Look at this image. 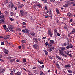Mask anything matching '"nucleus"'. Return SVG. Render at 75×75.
Returning a JSON list of instances; mask_svg holds the SVG:
<instances>
[{
	"instance_id": "obj_1",
	"label": "nucleus",
	"mask_w": 75,
	"mask_h": 75,
	"mask_svg": "<svg viewBox=\"0 0 75 75\" xmlns=\"http://www.w3.org/2000/svg\"><path fill=\"white\" fill-rule=\"evenodd\" d=\"M33 46L35 50H37L38 49V48H39V47H40L37 44L34 45Z\"/></svg>"
},
{
	"instance_id": "obj_2",
	"label": "nucleus",
	"mask_w": 75,
	"mask_h": 75,
	"mask_svg": "<svg viewBox=\"0 0 75 75\" xmlns=\"http://www.w3.org/2000/svg\"><path fill=\"white\" fill-rule=\"evenodd\" d=\"M72 48V49H73L74 48V47H73V46L71 44H70L69 45H68L66 47V48L67 49H69V48Z\"/></svg>"
},
{
	"instance_id": "obj_3",
	"label": "nucleus",
	"mask_w": 75,
	"mask_h": 75,
	"mask_svg": "<svg viewBox=\"0 0 75 75\" xmlns=\"http://www.w3.org/2000/svg\"><path fill=\"white\" fill-rule=\"evenodd\" d=\"M48 33L50 37H51L52 36V35H53V33H52V32H51V31L50 30H48Z\"/></svg>"
},
{
	"instance_id": "obj_4",
	"label": "nucleus",
	"mask_w": 75,
	"mask_h": 75,
	"mask_svg": "<svg viewBox=\"0 0 75 75\" xmlns=\"http://www.w3.org/2000/svg\"><path fill=\"white\" fill-rule=\"evenodd\" d=\"M59 54H60L62 56H63L64 57V51L61 50H59Z\"/></svg>"
},
{
	"instance_id": "obj_5",
	"label": "nucleus",
	"mask_w": 75,
	"mask_h": 75,
	"mask_svg": "<svg viewBox=\"0 0 75 75\" xmlns=\"http://www.w3.org/2000/svg\"><path fill=\"white\" fill-rule=\"evenodd\" d=\"M13 26L11 25L9 26L8 28H9V30L11 31H14V30H13Z\"/></svg>"
},
{
	"instance_id": "obj_6",
	"label": "nucleus",
	"mask_w": 75,
	"mask_h": 75,
	"mask_svg": "<svg viewBox=\"0 0 75 75\" xmlns=\"http://www.w3.org/2000/svg\"><path fill=\"white\" fill-rule=\"evenodd\" d=\"M20 13L21 16H25V15H24V12L23 10H20Z\"/></svg>"
},
{
	"instance_id": "obj_7",
	"label": "nucleus",
	"mask_w": 75,
	"mask_h": 75,
	"mask_svg": "<svg viewBox=\"0 0 75 75\" xmlns=\"http://www.w3.org/2000/svg\"><path fill=\"white\" fill-rule=\"evenodd\" d=\"M4 52H5V56L6 57V54L7 55L8 53V51L7 50H4Z\"/></svg>"
},
{
	"instance_id": "obj_8",
	"label": "nucleus",
	"mask_w": 75,
	"mask_h": 75,
	"mask_svg": "<svg viewBox=\"0 0 75 75\" xmlns=\"http://www.w3.org/2000/svg\"><path fill=\"white\" fill-rule=\"evenodd\" d=\"M70 34H75V29L74 28H73L72 31L70 32Z\"/></svg>"
},
{
	"instance_id": "obj_9",
	"label": "nucleus",
	"mask_w": 75,
	"mask_h": 75,
	"mask_svg": "<svg viewBox=\"0 0 75 75\" xmlns=\"http://www.w3.org/2000/svg\"><path fill=\"white\" fill-rule=\"evenodd\" d=\"M56 64L57 68H58V69H60V66H59V64L58 63V62H56Z\"/></svg>"
},
{
	"instance_id": "obj_10",
	"label": "nucleus",
	"mask_w": 75,
	"mask_h": 75,
	"mask_svg": "<svg viewBox=\"0 0 75 75\" xmlns=\"http://www.w3.org/2000/svg\"><path fill=\"white\" fill-rule=\"evenodd\" d=\"M18 6L20 8H22V7H24V5L21 4L20 3L18 4Z\"/></svg>"
},
{
	"instance_id": "obj_11",
	"label": "nucleus",
	"mask_w": 75,
	"mask_h": 75,
	"mask_svg": "<svg viewBox=\"0 0 75 75\" xmlns=\"http://www.w3.org/2000/svg\"><path fill=\"white\" fill-rule=\"evenodd\" d=\"M10 36L9 35H7L6 36H5L4 37V39H8V38H10Z\"/></svg>"
},
{
	"instance_id": "obj_12",
	"label": "nucleus",
	"mask_w": 75,
	"mask_h": 75,
	"mask_svg": "<svg viewBox=\"0 0 75 75\" xmlns=\"http://www.w3.org/2000/svg\"><path fill=\"white\" fill-rule=\"evenodd\" d=\"M54 47H52L51 48H50L49 50L48 51L50 52H51V51H52V50H54Z\"/></svg>"
},
{
	"instance_id": "obj_13",
	"label": "nucleus",
	"mask_w": 75,
	"mask_h": 75,
	"mask_svg": "<svg viewBox=\"0 0 75 75\" xmlns=\"http://www.w3.org/2000/svg\"><path fill=\"white\" fill-rule=\"evenodd\" d=\"M10 7H11V8H13L14 7V4H9Z\"/></svg>"
},
{
	"instance_id": "obj_14",
	"label": "nucleus",
	"mask_w": 75,
	"mask_h": 75,
	"mask_svg": "<svg viewBox=\"0 0 75 75\" xmlns=\"http://www.w3.org/2000/svg\"><path fill=\"white\" fill-rule=\"evenodd\" d=\"M68 16H69L70 17H71L72 14L70 12H68L67 13Z\"/></svg>"
},
{
	"instance_id": "obj_15",
	"label": "nucleus",
	"mask_w": 75,
	"mask_h": 75,
	"mask_svg": "<svg viewBox=\"0 0 75 75\" xmlns=\"http://www.w3.org/2000/svg\"><path fill=\"white\" fill-rule=\"evenodd\" d=\"M49 12L50 15H51V16H52V11L49 9Z\"/></svg>"
},
{
	"instance_id": "obj_16",
	"label": "nucleus",
	"mask_w": 75,
	"mask_h": 75,
	"mask_svg": "<svg viewBox=\"0 0 75 75\" xmlns=\"http://www.w3.org/2000/svg\"><path fill=\"white\" fill-rule=\"evenodd\" d=\"M65 47H64L61 48V51H65Z\"/></svg>"
},
{
	"instance_id": "obj_17",
	"label": "nucleus",
	"mask_w": 75,
	"mask_h": 75,
	"mask_svg": "<svg viewBox=\"0 0 75 75\" xmlns=\"http://www.w3.org/2000/svg\"><path fill=\"white\" fill-rule=\"evenodd\" d=\"M56 11L57 13V14H60V13L59 12V10H58V9L56 8Z\"/></svg>"
},
{
	"instance_id": "obj_18",
	"label": "nucleus",
	"mask_w": 75,
	"mask_h": 75,
	"mask_svg": "<svg viewBox=\"0 0 75 75\" xmlns=\"http://www.w3.org/2000/svg\"><path fill=\"white\" fill-rule=\"evenodd\" d=\"M56 57L58 59H59V60H61V58L60 57L58 56H56Z\"/></svg>"
},
{
	"instance_id": "obj_19",
	"label": "nucleus",
	"mask_w": 75,
	"mask_h": 75,
	"mask_svg": "<svg viewBox=\"0 0 75 75\" xmlns=\"http://www.w3.org/2000/svg\"><path fill=\"white\" fill-rule=\"evenodd\" d=\"M15 75H21V73L18 72L16 73H15Z\"/></svg>"
},
{
	"instance_id": "obj_20",
	"label": "nucleus",
	"mask_w": 75,
	"mask_h": 75,
	"mask_svg": "<svg viewBox=\"0 0 75 75\" xmlns=\"http://www.w3.org/2000/svg\"><path fill=\"white\" fill-rule=\"evenodd\" d=\"M2 18L3 19L4 18V16L3 15L0 16V19Z\"/></svg>"
},
{
	"instance_id": "obj_21",
	"label": "nucleus",
	"mask_w": 75,
	"mask_h": 75,
	"mask_svg": "<svg viewBox=\"0 0 75 75\" xmlns=\"http://www.w3.org/2000/svg\"><path fill=\"white\" fill-rule=\"evenodd\" d=\"M38 62L39 63V64H44V63H43V62L42 61H40L39 60H38Z\"/></svg>"
},
{
	"instance_id": "obj_22",
	"label": "nucleus",
	"mask_w": 75,
	"mask_h": 75,
	"mask_svg": "<svg viewBox=\"0 0 75 75\" xmlns=\"http://www.w3.org/2000/svg\"><path fill=\"white\" fill-rule=\"evenodd\" d=\"M57 29H55L54 30V34L55 35L57 34Z\"/></svg>"
},
{
	"instance_id": "obj_23",
	"label": "nucleus",
	"mask_w": 75,
	"mask_h": 75,
	"mask_svg": "<svg viewBox=\"0 0 75 75\" xmlns=\"http://www.w3.org/2000/svg\"><path fill=\"white\" fill-rule=\"evenodd\" d=\"M22 46L23 48H25V44L24 43H22Z\"/></svg>"
},
{
	"instance_id": "obj_24",
	"label": "nucleus",
	"mask_w": 75,
	"mask_h": 75,
	"mask_svg": "<svg viewBox=\"0 0 75 75\" xmlns=\"http://www.w3.org/2000/svg\"><path fill=\"white\" fill-rule=\"evenodd\" d=\"M70 66L69 64L67 65H66L65 66V68H69V67H70Z\"/></svg>"
},
{
	"instance_id": "obj_25",
	"label": "nucleus",
	"mask_w": 75,
	"mask_h": 75,
	"mask_svg": "<svg viewBox=\"0 0 75 75\" xmlns=\"http://www.w3.org/2000/svg\"><path fill=\"white\" fill-rule=\"evenodd\" d=\"M45 55H48V52L47 50H45Z\"/></svg>"
},
{
	"instance_id": "obj_26",
	"label": "nucleus",
	"mask_w": 75,
	"mask_h": 75,
	"mask_svg": "<svg viewBox=\"0 0 75 75\" xmlns=\"http://www.w3.org/2000/svg\"><path fill=\"white\" fill-rule=\"evenodd\" d=\"M4 19H2L0 20V23L1 24L3 22H4Z\"/></svg>"
},
{
	"instance_id": "obj_27",
	"label": "nucleus",
	"mask_w": 75,
	"mask_h": 75,
	"mask_svg": "<svg viewBox=\"0 0 75 75\" xmlns=\"http://www.w3.org/2000/svg\"><path fill=\"white\" fill-rule=\"evenodd\" d=\"M4 28L7 32H9V30H8V28H7L6 27Z\"/></svg>"
},
{
	"instance_id": "obj_28",
	"label": "nucleus",
	"mask_w": 75,
	"mask_h": 75,
	"mask_svg": "<svg viewBox=\"0 0 75 75\" xmlns=\"http://www.w3.org/2000/svg\"><path fill=\"white\" fill-rule=\"evenodd\" d=\"M30 34H31V35L32 36H34L35 35V33L34 32H32L30 33Z\"/></svg>"
},
{
	"instance_id": "obj_29",
	"label": "nucleus",
	"mask_w": 75,
	"mask_h": 75,
	"mask_svg": "<svg viewBox=\"0 0 75 75\" xmlns=\"http://www.w3.org/2000/svg\"><path fill=\"white\" fill-rule=\"evenodd\" d=\"M9 57L8 56H6V57H5V58H6L7 59H9V58H10V59H11V57Z\"/></svg>"
},
{
	"instance_id": "obj_30",
	"label": "nucleus",
	"mask_w": 75,
	"mask_h": 75,
	"mask_svg": "<svg viewBox=\"0 0 75 75\" xmlns=\"http://www.w3.org/2000/svg\"><path fill=\"white\" fill-rule=\"evenodd\" d=\"M5 14L6 15V16H7V15H8V12H7V11H6L5 12Z\"/></svg>"
},
{
	"instance_id": "obj_31",
	"label": "nucleus",
	"mask_w": 75,
	"mask_h": 75,
	"mask_svg": "<svg viewBox=\"0 0 75 75\" xmlns=\"http://www.w3.org/2000/svg\"><path fill=\"white\" fill-rule=\"evenodd\" d=\"M64 6V7H67L68 6V4H66Z\"/></svg>"
},
{
	"instance_id": "obj_32",
	"label": "nucleus",
	"mask_w": 75,
	"mask_h": 75,
	"mask_svg": "<svg viewBox=\"0 0 75 75\" xmlns=\"http://www.w3.org/2000/svg\"><path fill=\"white\" fill-rule=\"evenodd\" d=\"M68 72H69V73H70V74H72V72L70 70H68Z\"/></svg>"
},
{
	"instance_id": "obj_33",
	"label": "nucleus",
	"mask_w": 75,
	"mask_h": 75,
	"mask_svg": "<svg viewBox=\"0 0 75 75\" xmlns=\"http://www.w3.org/2000/svg\"><path fill=\"white\" fill-rule=\"evenodd\" d=\"M25 32H26V33H29V30L28 29H25Z\"/></svg>"
},
{
	"instance_id": "obj_34",
	"label": "nucleus",
	"mask_w": 75,
	"mask_h": 75,
	"mask_svg": "<svg viewBox=\"0 0 75 75\" xmlns=\"http://www.w3.org/2000/svg\"><path fill=\"white\" fill-rule=\"evenodd\" d=\"M67 4H69V5H71V2L70 1H68L67 2Z\"/></svg>"
},
{
	"instance_id": "obj_35",
	"label": "nucleus",
	"mask_w": 75,
	"mask_h": 75,
	"mask_svg": "<svg viewBox=\"0 0 75 75\" xmlns=\"http://www.w3.org/2000/svg\"><path fill=\"white\" fill-rule=\"evenodd\" d=\"M47 45V48H51V46L50 44H49Z\"/></svg>"
},
{
	"instance_id": "obj_36",
	"label": "nucleus",
	"mask_w": 75,
	"mask_h": 75,
	"mask_svg": "<svg viewBox=\"0 0 75 75\" xmlns=\"http://www.w3.org/2000/svg\"><path fill=\"white\" fill-rule=\"evenodd\" d=\"M11 16H14V13L13 12H11L10 13Z\"/></svg>"
},
{
	"instance_id": "obj_37",
	"label": "nucleus",
	"mask_w": 75,
	"mask_h": 75,
	"mask_svg": "<svg viewBox=\"0 0 75 75\" xmlns=\"http://www.w3.org/2000/svg\"><path fill=\"white\" fill-rule=\"evenodd\" d=\"M8 2V0H6V1H4V3H5V4L6 3H7Z\"/></svg>"
},
{
	"instance_id": "obj_38",
	"label": "nucleus",
	"mask_w": 75,
	"mask_h": 75,
	"mask_svg": "<svg viewBox=\"0 0 75 75\" xmlns=\"http://www.w3.org/2000/svg\"><path fill=\"white\" fill-rule=\"evenodd\" d=\"M50 42L51 43H52H52H54V41L52 40H51L50 41Z\"/></svg>"
},
{
	"instance_id": "obj_39",
	"label": "nucleus",
	"mask_w": 75,
	"mask_h": 75,
	"mask_svg": "<svg viewBox=\"0 0 75 75\" xmlns=\"http://www.w3.org/2000/svg\"><path fill=\"white\" fill-rule=\"evenodd\" d=\"M34 73H35V74H37V73H38V71L36 70H35L34 71Z\"/></svg>"
},
{
	"instance_id": "obj_40",
	"label": "nucleus",
	"mask_w": 75,
	"mask_h": 75,
	"mask_svg": "<svg viewBox=\"0 0 75 75\" xmlns=\"http://www.w3.org/2000/svg\"><path fill=\"white\" fill-rule=\"evenodd\" d=\"M15 61V59H11V60H10V61L11 62H13V61Z\"/></svg>"
},
{
	"instance_id": "obj_41",
	"label": "nucleus",
	"mask_w": 75,
	"mask_h": 75,
	"mask_svg": "<svg viewBox=\"0 0 75 75\" xmlns=\"http://www.w3.org/2000/svg\"><path fill=\"white\" fill-rule=\"evenodd\" d=\"M45 45L46 46H47V45H48V42H46V43H45Z\"/></svg>"
},
{
	"instance_id": "obj_42",
	"label": "nucleus",
	"mask_w": 75,
	"mask_h": 75,
	"mask_svg": "<svg viewBox=\"0 0 75 75\" xmlns=\"http://www.w3.org/2000/svg\"><path fill=\"white\" fill-rule=\"evenodd\" d=\"M13 71H11V72L10 73V74L11 75H13Z\"/></svg>"
},
{
	"instance_id": "obj_43",
	"label": "nucleus",
	"mask_w": 75,
	"mask_h": 75,
	"mask_svg": "<svg viewBox=\"0 0 75 75\" xmlns=\"http://www.w3.org/2000/svg\"><path fill=\"white\" fill-rule=\"evenodd\" d=\"M42 1H44V3H47V0H41Z\"/></svg>"
},
{
	"instance_id": "obj_44",
	"label": "nucleus",
	"mask_w": 75,
	"mask_h": 75,
	"mask_svg": "<svg viewBox=\"0 0 75 75\" xmlns=\"http://www.w3.org/2000/svg\"><path fill=\"white\" fill-rule=\"evenodd\" d=\"M22 31L23 33H25V29H23L22 30Z\"/></svg>"
},
{
	"instance_id": "obj_45",
	"label": "nucleus",
	"mask_w": 75,
	"mask_h": 75,
	"mask_svg": "<svg viewBox=\"0 0 75 75\" xmlns=\"http://www.w3.org/2000/svg\"><path fill=\"white\" fill-rule=\"evenodd\" d=\"M57 36L59 37V36H60V34H59V33H57Z\"/></svg>"
},
{
	"instance_id": "obj_46",
	"label": "nucleus",
	"mask_w": 75,
	"mask_h": 75,
	"mask_svg": "<svg viewBox=\"0 0 75 75\" xmlns=\"http://www.w3.org/2000/svg\"><path fill=\"white\" fill-rule=\"evenodd\" d=\"M9 45H11V46L12 47H13V44H12V43H10Z\"/></svg>"
},
{
	"instance_id": "obj_47",
	"label": "nucleus",
	"mask_w": 75,
	"mask_h": 75,
	"mask_svg": "<svg viewBox=\"0 0 75 75\" xmlns=\"http://www.w3.org/2000/svg\"><path fill=\"white\" fill-rule=\"evenodd\" d=\"M0 60L1 62H4V61L2 59H0Z\"/></svg>"
},
{
	"instance_id": "obj_48",
	"label": "nucleus",
	"mask_w": 75,
	"mask_h": 75,
	"mask_svg": "<svg viewBox=\"0 0 75 75\" xmlns=\"http://www.w3.org/2000/svg\"><path fill=\"white\" fill-rule=\"evenodd\" d=\"M21 42L23 43H26V42H25V40H22Z\"/></svg>"
},
{
	"instance_id": "obj_49",
	"label": "nucleus",
	"mask_w": 75,
	"mask_h": 75,
	"mask_svg": "<svg viewBox=\"0 0 75 75\" xmlns=\"http://www.w3.org/2000/svg\"><path fill=\"white\" fill-rule=\"evenodd\" d=\"M64 29H66V30H67V28H68V27H67V26L66 25L64 26Z\"/></svg>"
},
{
	"instance_id": "obj_50",
	"label": "nucleus",
	"mask_w": 75,
	"mask_h": 75,
	"mask_svg": "<svg viewBox=\"0 0 75 75\" xmlns=\"http://www.w3.org/2000/svg\"><path fill=\"white\" fill-rule=\"evenodd\" d=\"M23 24V25H26V23L25 22H23L22 23Z\"/></svg>"
},
{
	"instance_id": "obj_51",
	"label": "nucleus",
	"mask_w": 75,
	"mask_h": 75,
	"mask_svg": "<svg viewBox=\"0 0 75 75\" xmlns=\"http://www.w3.org/2000/svg\"><path fill=\"white\" fill-rule=\"evenodd\" d=\"M17 70V68H16V69H14L13 70V72H15V71H16V70Z\"/></svg>"
},
{
	"instance_id": "obj_52",
	"label": "nucleus",
	"mask_w": 75,
	"mask_h": 75,
	"mask_svg": "<svg viewBox=\"0 0 75 75\" xmlns=\"http://www.w3.org/2000/svg\"><path fill=\"white\" fill-rule=\"evenodd\" d=\"M67 45V43H64L63 45L64 46H66Z\"/></svg>"
},
{
	"instance_id": "obj_53",
	"label": "nucleus",
	"mask_w": 75,
	"mask_h": 75,
	"mask_svg": "<svg viewBox=\"0 0 75 75\" xmlns=\"http://www.w3.org/2000/svg\"><path fill=\"white\" fill-rule=\"evenodd\" d=\"M41 39H40V38H38V40L39 42H41Z\"/></svg>"
},
{
	"instance_id": "obj_54",
	"label": "nucleus",
	"mask_w": 75,
	"mask_h": 75,
	"mask_svg": "<svg viewBox=\"0 0 75 75\" xmlns=\"http://www.w3.org/2000/svg\"><path fill=\"white\" fill-rule=\"evenodd\" d=\"M3 27H4V28H6V25H4L3 26Z\"/></svg>"
},
{
	"instance_id": "obj_55",
	"label": "nucleus",
	"mask_w": 75,
	"mask_h": 75,
	"mask_svg": "<svg viewBox=\"0 0 75 75\" xmlns=\"http://www.w3.org/2000/svg\"><path fill=\"white\" fill-rule=\"evenodd\" d=\"M23 61L24 62H26V60L25 59H23Z\"/></svg>"
},
{
	"instance_id": "obj_56",
	"label": "nucleus",
	"mask_w": 75,
	"mask_h": 75,
	"mask_svg": "<svg viewBox=\"0 0 75 75\" xmlns=\"http://www.w3.org/2000/svg\"><path fill=\"white\" fill-rule=\"evenodd\" d=\"M38 7H41V5H40V4H38Z\"/></svg>"
},
{
	"instance_id": "obj_57",
	"label": "nucleus",
	"mask_w": 75,
	"mask_h": 75,
	"mask_svg": "<svg viewBox=\"0 0 75 75\" xmlns=\"http://www.w3.org/2000/svg\"><path fill=\"white\" fill-rule=\"evenodd\" d=\"M45 10H47V7L46 6H45Z\"/></svg>"
},
{
	"instance_id": "obj_58",
	"label": "nucleus",
	"mask_w": 75,
	"mask_h": 75,
	"mask_svg": "<svg viewBox=\"0 0 75 75\" xmlns=\"http://www.w3.org/2000/svg\"><path fill=\"white\" fill-rule=\"evenodd\" d=\"M28 74H31V72L30 71H28Z\"/></svg>"
},
{
	"instance_id": "obj_59",
	"label": "nucleus",
	"mask_w": 75,
	"mask_h": 75,
	"mask_svg": "<svg viewBox=\"0 0 75 75\" xmlns=\"http://www.w3.org/2000/svg\"><path fill=\"white\" fill-rule=\"evenodd\" d=\"M1 45H3L4 44V43L3 42H2L1 43Z\"/></svg>"
},
{
	"instance_id": "obj_60",
	"label": "nucleus",
	"mask_w": 75,
	"mask_h": 75,
	"mask_svg": "<svg viewBox=\"0 0 75 75\" xmlns=\"http://www.w3.org/2000/svg\"><path fill=\"white\" fill-rule=\"evenodd\" d=\"M49 58L50 59H52V57L51 56H49Z\"/></svg>"
},
{
	"instance_id": "obj_61",
	"label": "nucleus",
	"mask_w": 75,
	"mask_h": 75,
	"mask_svg": "<svg viewBox=\"0 0 75 75\" xmlns=\"http://www.w3.org/2000/svg\"><path fill=\"white\" fill-rule=\"evenodd\" d=\"M69 57H72V55L70 54H69Z\"/></svg>"
},
{
	"instance_id": "obj_62",
	"label": "nucleus",
	"mask_w": 75,
	"mask_h": 75,
	"mask_svg": "<svg viewBox=\"0 0 75 75\" xmlns=\"http://www.w3.org/2000/svg\"><path fill=\"white\" fill-rule=\"evenodd\" d=\"M52 2L53 3H55V0H52Z\"/></svg>"
},
{
	"instance_id": "obj_63",
	"label": "nucleus",
	"mask_w": 75,
	"mask_h": 75,
	"mask_svg": "<svg viewBox=\"0 0 75 75\" xmlns=\"http://www.w3.org/2000/svg\"><path fill=\"white\" fill-rule=\"evenodd\" d=\"M2 57V55L0 54V59H1V58Z\"/></svg>"
},
{
	"instance_id": "obj_64",
	"label": "nucleus",
	"mask_w": 75,
	"mask_h": 75,
	"mask_svg": "<svg viewBox=\"0 0 75 75\" xmlns=\"http://www.w3.org/2000/svg\"><path fill=\"white\" fill-rule=\"evenodd\" d=\"M15 10H17V7L16 6L15 8Z\"/></svg>"
}]
</instances>
